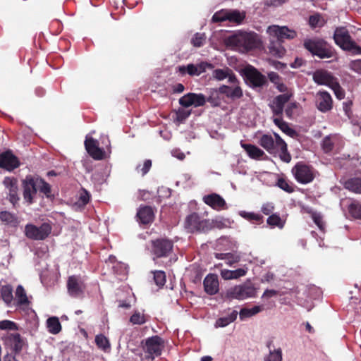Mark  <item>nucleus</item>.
<instances>
[{"label":"nucleus","mask_w":361,"mask_h":361,"mask_svg":"<svg viewBox=\"0 0 361 361\" xmlns=\"http://www.w3.org/2000/svg\"><path fill=\"white\" fill-rule=\"evenodd\" d=\"M137 216L141 224H147L153 221L154 212L150 207H140L137 213Z\"/></svg>","instance_id":"nucleus-27"},{"label":"nucleus","mask_w":361,"mask_h":361,"mask_svg":"<svg viewBox=\"0 0 361 361\" xmlns=\"http://www.w3.org/2000/svg\"><path fill=\"white\" fill-rule=\"evenodd\" d=\"M4 185L8 191L18 189L17 181L15 178L8 177L5 178L4 180Z\"/></svg>","instance_id":"nucleus-56"},{"label":"nucleus","mask_w":361,"mask_h":361,"mask_svg":"<svg viewBox=\"0 0 361 361\" xmlns=\"http://www.w3.org/2000/svg\"><path fill=\"white\" fill-rule=\"evenodd\" d=\"M290 97L291 94L285 93L276 96L273 99L271 103L269 104V106L272 111L274 118H281L282 114L283 112L284 105L290 100Z\"/></svg>","instance_id":"nucleus-18"},{"label":"nucleus","mask_w":361,"mask_h":361,"mask_svg":"<svg viewBox=\"0 0 361 361\" xmlns=\"http://www.w3.org/2000/svg\"><path fill=\"white\" fill-rule=\"evenodd\" d=\"M257 35L254 32H238L226 39L228 46L243 51H248L258 46Z\"/></svg>","instance_id":"nucleus-2"},{"label":"nucleus","mask_w":361,"mask_h":361,"mask_svg":"<svg viewBox=\"0 0 361 361\" xmlns=\"http://www.w3.org/2000/svg\"><path fill=\"white\" fill-rule=\"evenodd\" d=\"M272 342H269L267 343V347L269 349V353L267 356L264 357V361H282V350L281 348H277L274 350L271 349V345Z\"/></svg>","instance_id":"nucleus-37"},{"label":"nucleus","mask_w":361,"mask_h":361,"mask_svg":"<svg viewBox=\"0 0 361 361\" xmlns=\"http://www.w3.org/2000/svg\"><path fill=\"white\" fill-rule=\"evenodd\" d=\"M331 88L334 90L337 99L341 100L344 98L345 92L336 81L331 85Z\"/></svg>","instance_id":"nucleus-55"},{"label":"nucleus","mask_w":361,"mask_h":361,"mask_svg":"<svg viewBox=\"0 0 361 361\" xmlns=\"http://www.w3.org/2000/svg\"><path fill=\"white\" fill-rule=\"evenodd\" d=\"M274 124L280 128L281 131L287 134L290 137H293L295 135V131L289 127L288 124L283 121L281 118L275 117L273 118Z\"/></svg>","instance_id":"nucleus-35"},{"label":"nucleus","mask_w":361,"mask_h":361,"mask_svg":"<svg viewBox=\"0 0 361 361\" xmlns=\"http://www.w3.org/2000/svg\"><path fill=\"white\" fill-rule=\"evenodd\" d=\"M315 106L322 113L330 111L333 108V99L331 94L324 90L319 91L315 96Z\"/></svg>","instance_id":"nucleus-13"},{"label":"nucleus","mask_w":361,"mask_h":361,"mask_svg":"<svg viewBox=\"0 0 361 361\" xmlns=\"http://www.w3.org/2000/svg\"><path fill=\"white\" fill-rule=\"evenodd\" d=\"M313 80L315 83L320 85L331 87L336 82L335 78L326 71H317L313 74Z\"/></svg>","instance_id":"nucleus-23"},{"label":"nucleus","mask_w":361,"mask_h":361,"mask_svg":"<svg viewBox=\"0 0 361 361\" xmlns=\"http://www.w3.org/2000/svg\"><path fill=\"white\" fill-rule=\"evenodd\" d=\"M212 76L218 81L228 79V82H234L237 81V78L233 71L229 68H217L214 70Z\"/></svg>","instance_id":"nucleus-25"},{"label":"nucleus","mask_w":361,"mask_h":361,"mask_svg":"<svg viewBox=\"0 0 361 361\" xmlns=\"http://www.w3.org/2000/svg\"><path fill=\"white\" fill-rule=\"evenodd\" d=\"M0 220L5 224L12 227H16L19 224L18 217L14 214L7 211L0 212Z\"/></svg>","instance_id":"nucleus-28"},{"label":"nucleus","mask_w":361,"mask_h":361,"mask_svg":"<svg viewBox=\"0 0 361 361\" xmlns=\"http://www.w3.org/2000/svg\"><path fill=\"white\" fill-rule=\"evenodd\" d=\"M334 39L336 44L344 50L352 52L354 54H360L361 48L351 39L348 30L341 27L336 29Z\"/></svg>","instance_id":"nucleus-5"},{"label":"nucleus","mask_w":361,"mask_h":361,"mask_svg":"<svg viewBox=\"0 0 361 361\" xmlns=\"http://www.w3.org/2000/svg\"><path fill=\"white\" fill-rule=\"evenodd\" d=\"M191 114L190 111L179 109L176 112V119L179 122H183Z\"/></svg>","instance_id":"nucleus-58"},{"label":"nucleus","mask_w":361,"mask_h":361,"mask_svg":"<svg viewBox=\"0 0 361 361\" xmlns=\"http://www.w3.org/2000/svg\"><path fill=\"white\" fill-rule=\"evenodd\" d=\"M0 296L7 305H10L13 300L12 286L8 284L2 286L0 289Z\"/></svg>","instance_id":"nucleus-32"},{"label":"nucleus","mask_w":361,"mask_h":361,"mask_svg":"<svg viewBox=\"0 0 361 361\" xmlns=\"http://www.w3.org/2000/svg\"><path fill=\"white\" fill-rule=\"evenodd\" d=\"M204 288L205 292L211 295H213L219 291V280L216 274H208L204 280Z\"/></svg>","instance_id":"nucleus-24"},{"label":"nucleus","mask_w":361,"mask_h":361,"mask_svg":"<svg viewBox=\"0 0 361 361\" xmlns=\"http://www.w3.org/2000/svg\"><path fill=\"white\" fill-rule=\"evenodd\" d=\"M228 10L222 9L216 12L212 16V21L214 23H220L228 20Z\"/></svg>","instance_id":"nucleus-49"},{"label":"nucleus","mask_w":361,"mask_h":361,"mask_svg":"<svg viewBox=\"0 0 361 361\" xmlns=\"http://www.w3.org/2000/svg\"><path fill=\"white\" fill-rule=\"evenodd\" d=\"M257 288L250 281L228 288L225 293V298L228 300H245L257 296Z\"/></svg>","instance_id":"nucleus-3"},{"label":"nucleus","mask_w":361,"mask_h":361,"mask_svg":"<svg viewBox=\"0 0 361 361\" xmlns=\"http://www.w3.org/2000/svg\"><path fill=\"white\" fill-rule=\"evenodd\" d=\"M207 102L206 97L203 94H196L190 92L179 99V104L185 108L193 106L195 107L202 106Z\"/></svg>","instance_id":"nucleus-14"},{"label":"nucleus","mask_w":361,"mask_h":361,"mask_svg":"<svg viewBox=\"0 0 361 361\" xmlns=\"http://www.w3.org/2000/svg\"><path fill=\"white\" fill-rule=\"evenodd\" d=\"M280 144L279 147L277 148V153L276 154H279L280 159L288 163L291 160V157L290 154L288 152L287 150V145L286 143L283 140L280 141Z\"/></svg>","instance_id":"nucleus-39"},{"label":"nucleus","mask_w":361,"mask_h":361,"mask_svg":"<svg viewBox=\"0 0 361 361\" xmlns=\"http://www.w3.org/2000/svg\"><path fill=\"white\" fill-rule=\"evenodd\" d=\"M202 200L206 204L215 210L219 211L227 208L224 199L216 193L204 195Z\"/></svg>","instance_id":"nucleus-20"},{"label":"nucleus","mask_w":361,"mask_h":361,"mask_svg":"<svg viewBox=\"0 0 361 361\" xmlns=\"http://www.w3.org/2000/svg\"><path fill=\"white\" fill-rule=\"evenodd\" d=\"M47 328L51 334H57L61 331V325L59 319L56 317H51L47 319Z\"/></svg>","instance_id":"nucleus-31"},{"label":"nucleus","mask_w":361,"mask_h":361,"mask_svg":"<svg viewBox=\"0 0 361 361\" xmlns=\"http://www.w3.org/2000/svg\"><path fill=\"white\" fill-rule=\"evenodd\" d=\"M268 78L271 82H273L275 85L278 83H280L281 81V78L279 75L276 72H271L268 74Z\"/></svg>","instance_id":"nucleus-62"},{"label":"nucleus","mask_w":361,"mask_h":361,"mask_svg":"<svg viewBox=\"0 0 361 361\" xmlns=\"http://www.w3.org/2000/svg\"><path fill=\"white\" fill-rule=\"evenodd\" d=\"M274 207L273 204L267 202V203H265V204H264L262 205V212L265 215H269L271 213H272V212L274 211Z\"/></svg>","instance_id":"nucleus-63"},{"label":"nucleus","mask_w":361,"mask_h":361,"mask_svg":"<svg viewBox=\"0 0 361 361\" xmlns=\"http://www.w3.org/2000/svg\"><path fill=\"white\" fill-rule=\"evenodd\" d=\"M213 68L214 66L212 63L206 61H202L196 64L189 63L186 66H179L177 67V70L181 76L186 74H188L190 76H199L202 73H204L207 69H212Z\"/></svg>","instance_id":"nucleus-11"},{"label":"nucleus","mask_w":361,"mask_h":361,"mask_svg":"<svg viewBox=\"0 0 361 361\" xmlns=\"http://www.w3.org/2000/svg\"><path fill=\"white\" fill-rule=\"evenodd\" d=\"M231 85H223L219 87V92L220 94L225 95L228 99L231 100H237L240 99L243 95V90L239 85V82L237 80L236 82H229Z\"/></svg>","instance_id":"nucleus-16"},{"label":"nucleus","mask_w":361,"mask_h":361,"mask_svg":"<svg viewBox=\"0 0 361 361\" xmlns=\"http://www.w3.org/2000/svg\"><path fill=\"white\" fill-rule=\"evenodd\" d=\"M304 47L312 55L317 56L320 59H329L333 56V51L327 43L320 39H306L304 41Z\"/></svg>","instance_id":"nucleus-6"},{"label":"nucleus","mask_w":361,"mask_h":361,"mask_svg":"<svg viewBox=\"0 0 361 361\" xmlns=\"http://www.w3.org/2000/svg\"><path fill=\"white\" fill-rule=\"evenodd\" d=\"M242 147L245 149L249 157L252 159H259L264 154L261 149L252 145L242 144Z\"/></svg>","instance_id":"nucleus-33"},{"label":"nucleus","mask_w":361,"mask_h":361,"mask_svg":"<svg viewBox=\"0 0 361 361\" xmlns=\"http://www.w3.org/2000/svg\"><path fill=\"white\" fill-rule=\"evenodd\" d=\"M10 341L11 343V345L13 346V348L16 353L20 352L23 345V341L21 339V337L20 334H13L10 336Z\"/></svg>","instance_id":"nucleus-41"},{"label":"nucleus","mask_w":361,"mask_h":361,"mask_svg":"<svg viewBox=\"0 0 361 361\" xmlns=\"http://www.w3.org/2000/svg\"><path fill=\"white\" fill-rule=\"evenodd\" d=\"M164 348V341L159 336H154L147 338L143 347L145 352L147 354V359L151 360V361L161 355Z\"/></svg>","instance_id":"nucleus-7"},{"label":"nucleus","mask_w":361,"mask_h":361,"mask_svg":"<svg viewBox=\"0 0 361 361\" xmlns=\"http://www.w3.org/2000/svg\"><path fill=\"white\" fill-rule=\"evenodd\" d=\"M23 184L24 200L29 204H31L33 197L37 191V178H34L32 176H27L23 180Z\"/></svg>","instance_id":"nucleus-19"},{"label":"nucleus","mask_w":361,"mask_h":361,"mask_svg":"<svg viewBox=\"0 0 361 361\" xmlns=\"http://www.w3.org/2000/svg\"><path fill=\"white\" fill-rule=\"evenodd\" d=\"M154 281L159 287H162L166 283V274L163 271H154Z\"/></svg>","instance_id":"nucleus-51"},{"label":"nucleus","mask_w":361,"mask_h":361,"mask_svg":"<svg viewBox=\"0 0 361 361\" xmlns=\"http://www.w3.org/2000/svg\"><path fill=\"white\" fill-rule=\"evenodd\" d=\"M152 253L157 257L167 256L173 249V243L167 239H157L152 241Z\"/></svg>","instance_id":"nucleus-15"},{"label":"nucleus","mask_w":361,"mask_h":361,"mask_svg":"<svg viewBox=\"0 0 361 361\" xmlns=\"http://www.w3.org/2000/svg\"><path fill=\"white\" fill-rule=\"evenodd\" d=\"M283 140H279L278 142L274 141V137L271 135H263L259 140V145L265 149L269 153L272 154H276L277 148L281 143L280 141Z\"/></svg>","instance_id":"nucleus-22"},{"label":"nucleus","mask_w":361,"mask_h":361,"mask_svg":"<svg viewBox=\"0 0 361 361\" xmlns=\"http://www.w3.org/2000/svg\"><path fill=\"white\" fill-rule=\"evenodd\" d=\"M37 190L44 194L47 197L51 195V186L42 178H37Z\"/></svg>","instance_id":"nucleus-44"},{"label":"nucleus","mask_w":361,"mask_h":361,"mask_svg":"<svg viewBox=\"0 0 361 361\" xmlns=\"http://www.w3.org/2000/svg\"><path fill=\"white\" fill-rule=\"evenodd\" d=\"M276 185L288 193H291L294 190L293 186L283 178H279Z\"/></svg>","instance_id":"nucleus-52"},{"label":"nucleus","mask_w":361,"mask_h":361,"mask_svg":"<svg viewBox=\"0 0 361 361\" xmlns=\"http://www.w3.org/2000/svg\"><path fill=\"white\" fill-rule=\"evenodd\" d=\"M267 33L269 37L268 47L269 52L278 57H281L285 52V49L281 46V42L284 39H293L297 37V33L294 30L286 26L276 25H269L267 29Z\"/></svg>","instance_id":"nucleus-1"},{"label":"nucleus","mask_w":361,"mask_h":361,"mask_svg":"<svg viewBox=\"0 0 361 361\" xmlns=\"http://www.w3.org/2000/svg\"><path fill=\"white\" fill-rule=\"evenodd\" d=\"M243 73L246 82L253 88L261 87L267 82L266 77L250 65L243 68Z\"/></svg>","instance_id":"nucleus-10"},{"label":"nucleus","mask_w":361,"mask_h":361,"mask_svg":"<svg viewBox=\"0 0 361 361\" xmlns=\"http://www.w3.org/2000/svg\"><path fill=\"white\" fill-rule=\"evenodd\" d=\"M17 325L15 322L10 320H2L0 322L1 330H16Z\"/></svg>","instance_id":"nucleus-54"},{"label":"nucleus","mask_w":361,"mask_h":361,"mask_svg":"<svg viewBox=\"0 0 361 361\" xmlns=\"http://www.w3.org/2000/svg\"><path fill=\"white\" fill-rule=\"evenodd\" d=\"M219 89H212L210 91V95L206 99L208 102H209L212 106H219L220 104V99L219 98Z\"/></svg>","instance_id":"nucleus-50"},{"label":"nucleus","mask_w":361,"mask_h":361,"mask_svg":"<svg viewBox=\"0 0 361 361\" xmlns=\"http://www.w3.org/2000/svg\"><path fill=\"white\" fill-rule=\"evenodd\" d=\"M130 322L133 324L142 325L146 322V318L144 314L139 311H135L130 317Z\"/></svg>","instance_id":"nucleus-48"},{"label":"nucleus","mask_w":361,"mask_h":361,"mask_svg":"<svg viewBox=\"0 0 361 361\" xmlns=\"http://www.w3.org/2000/svg\"><path fill=\"white\" fill-rule=\"evenodd\" d=\"M236 310H232L227 316L219 318L215 322V327H225L234 322L238 316Z\"/></svg>","instance_id":"nucleus-30"},{"label":"nucleus","mask_w":361,"mask_h":361,"mask_svg":"<svg viewBox=\"0 0 361 361\" xmlns=\"http://www.w3.org/2000/svg\"><path fill=\"white\" fill-rule=\"evenodd\" d=\"M85 147L88 154L96 160L104 158V151L99 147L97 140L93 139L90 135H87L85 140Z\"/></svg>","instance_id":"nucleus-17"},{"label":"nucleus","mask_w":361,"mask_h":361,"mask_svg":"<svg viewBox=\"0 0 361 361\" xmlns=\"http://www.w3.org/2000/svg\"><path fill=\"white\" fill-rule=\"evenodd\" d=\"M184 227L190 233H206L213 228V223L194 212L186 216Z\"/></svg>","instance_id":"nucleus-4"},{"label":"nucleus","mask_w":361,"mask_h":361,"mask_svg":"<svg viewBox=\"0 0 361 361\" xmlns=\"http://www.w3.org/2000/svg\"><path fill=\"white\" fill-rule=\"evenodd\" d=\"M16 300L18 305H27L28 303V298L26 293L21 285L17 286L16 290Z\"/></svg>","instance_id":"nucleus-40"},{"label":"nucleus","mask_w":361,"mask_h":361,"mask_svg":"<svg viewBox=\"0 0 361 361\" xmlns=\"http://www.w3.org/2000/svg\"><path fill=\"white\" fill-rule=\"evenodd\" d=\"M247 268H239L235 270L222 269L221 276L224 280L237 279L246 275Z\"/></svg>","instance_id":"nucleus-26"},{"label":"nucleus","mask_w":361,"mask_h":361,"mask_svg":"<svg viewBox=\"0 0 361 361\" xmlns=\"http://www.w3.org/2000/svg\"><path fill=\"white\" fill-rule=\"evenodd\" d=\"M152 166V161L149 159H147L144 161L142 166L140 165L137 166L136 171L137 173H141L142 176H145L147 173Z\"/></svg>","instance_id":"nucleus-53"},{"label":"nucleus","mask_w":361,"mask_h":361,"mask_svg":"<svg viewBox=\"0 0 361 361\" xmlns=\"http://www.w3.org/2000/svg\"><path fill=\"white\" fill-rule=\"evenodd\" d=\"M353 105V102L350 100L345 101L343 103V109L345 112V116L348 118H350L352 111H351V106Z\"/></svg>","instance_id":"nucleus-60"},{"label":"nucleus","mask_w":361,"mask_h":361,"mask_svg":"<svg viewBox=\"0 0 361 361\" xmlns=\"http://www.w3.org/2000/svg\"><path fill=\"white\" fill-rule=\"evenodd\" d=\"M267 224L271 226H276L279 228H282L284 226V222L282 221L281 217L277 214H272L269 216L267 220Z\"/></svg>","instance_id":"nucleus-47"},{"label":"nucleus","mask_w":361,"mask_h":361,"mask_svg":"<svg viewBox=\"0 0 361 361\" xmlns=\"http://www.w3.org/2000/svg\"><path fill=\"white\" fill-rule=\"evenodd\" d=\"M0 166L8 171H12L19 166V161L11 152H6L0 154Z\"/></svg>","instance_id":"nucleus-21"},{"label":"nucleus","mask_w":361,"mask_h":361,"mask_svg":"<svg viewBox=\"0 0 361 361\" xmlns=\"http://www.w3.org/2000/svg\"><path fill=\"white\" fill-rule=\"evenodd\" d=\"M90 198V195L89 192L86 190L82 189L79 196L78 203L80 205H85L88 203Z\"/></svg>","instance_id":"nucleus-59"},{"label":"nucleus","mask_w":361,"mask_h":361,"mask_svg":"<svg viewBox=\"0 0 361 361\" xmlns=\"http://www.w3.org/2000/svg\"><path fill=\"white\" fill-rule=\"evenodd\" d=\"M245 18V12L238 10H228V20L231 23L240 25Z\"/></svg>","instance_id":"nucleus-29"},{"label":"nucleus","mask_w":361,"mask_h":361,"mask_svg":"<svg viewBox=\"0 0 361 361\" xmlns=\"http://www.w3.org/2000/svg\"><path fill=\"white\" fill-rule=\"evenodd\" d=\"M262 306L259 305L254 306L252 308H243L239 312L240 319V320H244L248 317H251L262 312Z\"/></svg>","instance_id":"nucleus-34"},{"label":"nucleus","mask_w":361,"mask_h":361,"mask_svg":"<svg viewBox=\"0 0 361 361\" xmlns=\"http://www.w3.org/2000/svg\"><path fill=\"white\" fill-rule=\"evenodd\" d=\"M51 232V226L48 223H43L37 227L33 224H28L25 227V235L30 239L42 240L47 238Z\"/></svg>","instance_id":"nucleus-8"},{"label":"nucleus","mask_w":361,"mask_h":361,"mask_svg":"<svg viewBox=\"0 0 361 361\" xmlns=\"http://www.w3.org/2000/svg\"><path fill=\"white\" fill-rule=\"evenodd\" d=\"M345 188L355 193H361V178H350L345 183Z\"/></svg>","instance_id":"nucleus-38"},{"label":"nucleus","mask_w":361,"mask_h":361,"mask_svg":"<svg viewBox=\"0 0 361 361\" xmlns=\"http://www.w3.org/2000/svg\"><path fill=\"white\" fill-rule=\"evenodd\" d=\"M348 212L352 217L361 219V204L357 201H353L348 205Z\"/></svg>","instance_id":"nucleus-42"},{"label":"nucleus","mask_w":361,"mask_h":361,"mask_svg":"<svg viewBox=\"0 0 361 361\" xmlns=\"http://www.w3.org/2000/svg\"><path fill=\"white\" fill-rule=\"evenodd\" d=\"M312 219L319 228L320 230H323L324 224L321 215L319 214L314 213L312 214Z\"/></svg>","instance_id":"nucleus-61"},{"label":"nucleus","mask_w":361,"mask_h":361,"mask_svg":"<svg viewBox=\"0 0 361 361\" xmlns=\"http://www.w3.org/2000/svg\"><path fill=\"white\" fill-rule=\"evenodd\" d=\"M239 215L248 221H253L257 222L261 221L263 219V216L259 214L247 212L245 211H240Z\"/></svg>","instance_id":"nucleus-46"},{"label":"nucleus","mask_w":361,"mask_h":361,"mask_svg":"<svg viewBox=\"0 0 361 361\" xmlns=\"http://www.w3.org/2000/svg\"><path fill=\"white\" fill-rule=\"evenodd\" d=\"M350 68L355 72L361 74V60H356L351 63Z\"/></svg>","instance_id":"nucleus-64"},{"label":"nucleus","mask_w":361,"mask_h":361,"mask_svg":"<svg viewBox=\"0 0 361 361\" xmlns=\"http://www.w3.org/2000/svg\"><path fill=\"white\" fill-rule=\"evenodd\" d=\"M216 258L219 259L225 260L226 264L232 266L233 264L240 261V257L239 255L233 253H216Z\"/></svg>","instance_id":"nucleus-36"},{"label":"nucleus","mask_w":361,"mask_h":361,"mask_svg":"<svg viewBox=\"0 0 361 361\" xmlns=\"http://www.w3.org/2000/svg\"><path fill=\"white\" fill-rule=\"evenodd\" d=\"M322 149L325 152H329L333 149L334 143L330 136H326L322 141Z\"/></svg>","instance_id":"nucleus-57"},{"label":"nucleus","mask_w":361,"mask_h":361,"mask_svg":"<svg viewBox=\"0 0 361 361\" xmlns=\"http://www.w3.org/2000/svg\"><path fill=\"white\" fill-rule=\"evenodd\" d=\"M295 180L302 184L311 183L315 177V171L308 165L298 163L292 169Z\"/></svg>","instance_id":"nucleus-9"},{"label":"nucleus","mask_w":361,"mask_h":361,"mask_svg":"<svg viewBox=\"0 0 361 361\" xmlns=\"http://www.w3.org/2000/svg\"><path fill=\"white\" fill-rule=\"evenodd\" d=\"M67 289L70 296L73 298H82L85 289V285L81 277L73 275L68 279Z\"/></svg>","instance_id":"nucleus-12"},{"label":"nucleus","mask_w":361,"mask_h":361,"mask_svg":"<svg viewBox=\"0 0 361 361\" xmlns=\"http://www.w3.org/2000/svg\"><path fill=\"white\" fill-rule=\"evenodd\" d=\"M206 38L204 33L197 32L192 37L191 43L195 47H201L205 44Z\"/></svg>","instance_id":"nucleus-45"},{"label":"nucleus","mask_w":361,"mask_h":361,"mask_svg":"<svg viewBox=\"0 0 361 361\" xmlns=\"http://www.w3.org/2000/svg\"><path fill=\"white\" fill-rule=\"evenodd\" d=\"M95 343L99 348L102 349L104 351L109 350L111 348L110 343L108 338L102 334H99L96 336Z\"/></svg>","instance_id":"nucleus-43"}]
</instances>
